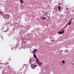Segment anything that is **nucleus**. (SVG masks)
Listing matches in <instances>:
<instances>
[{
  "instance_id": "39448f33",
  "label": "nucleus",
  "mask_w": 74,
  "mask_h": 74,
  "mask_svg": "<svg viewBox=\"0 0 74 74\" xmlns=\"http://www.w3.org/2000/svg\"><path fill=\"white\" fill-rule=\"evenodd\" d=\"M62 62L63 64H64L65 63V60H63L62 61Z\"/></svg>"
},
{
  "instance_id": "dca6fc26",
  "label": "nucleus",
  "mask_w": 74,
  "mask_h": 74,
  "mask_svg": "<svg viewBox=\"0 0 74 74\" xmlns=\"http://www.w3.org/2000/svg\"><path fill=\"white\" fill-rule=\"evenodd\" d=\"M73 62H74V60Z\"/></svg>"
},
{
  "instance_id": "f8f14e48",
  "label": "nucleus",
  "mask_w": 74,
  "mask_h": 74,
  "mask_svg": "<svg viewBox=\"0 0 74 74\" xmlns=\"http://www.w3.org/2000/svg\"><path fill=\"white\" fill-rule=\"evenodd\" d=\"M3 13H2V12H1L0 13V14H3Z\"/></svg>"
},
{
  "instance_id": "1a4fd4ad",
  "label": "nucleus",
  "mask_w": 74,
  "mask_h": 74,
  "mask_svg": "<svg viewBox=\"0 0 74 74\" xmlns=\"http://www.w3.org/2000/svg\"><path fill=\"white\" fill-rule=\"evenodd\" d=\"M32 66H33V67H36L37 66V65H32Z\"/></svg>"
},
{
  "instance_id": "7ed1b4c3",
  "label": "nucleus",
  "mask_w": 74,
  "mask_h": 74,
  "mask_svg": "<svg viewBox=\"0 0 74 74\" xmlns=\"http://www.w3.org/2000/svg\"><path fill=\"white\" fill-rule=\"evenodd\" d=\"M63 31L62 32H58V34H63L64 33V30H63Z\"/></svg>"
},
{
  "instance_id": "4468645a",
  "label": "nucleus",
  "mask_w": 74,
  "mask_h": 74,
  "mask_svg": "<svg viewBox=\"0 0 74 74\" xmlns=\"http://www.w3.org/2000/svg\"><path fill=\"white\" fill-rule=\"evenodd\" d=\"M7 31H8V30H7V31H4V32H7Z\"/></svg>"
},
{
  "instance_id": "2eb2a0df",
  "label": "nucleus",
  "mask_w": 74,
  "mask_h": 74,
  "mask_svg": "<svg viewBox=\"0 0 74 74\" xmlns=\"http://www.w3.org/2000/svg\"><path fill=\"white\" fill-rule=\"evenodd\" d=\"M29 63H31V62H30V60L29 61Z\"/></svg>"
},
{
  "instance_id": "9b49d317",
  "label": "nucleus",
  "mask_w": 74,
  "mask_h": 74,
  "mask_svg": "<svg viewBox=\"0 0 74 74\" xmlns=\"http://www.w3.org/2000/svg\"><path fill=\"white\" fill-rule=\"evenodd\" d=\"M71 23H72V22H71L69 24V25H70Z\"/></svg>"
},
{
  "instance_id": "ddd939ff",
  "label": "nucleus",
  "mask_w": 74,
  "mask_h": 74,
  "mask_svg": "<svg viewBox=\"0 0 74 74\" xmlns=\"http://www.w3.org/2000/svg\"><path fill=\"white\" fill-rule=\"evenodd\" d=\"M32 69H34V67L33 66H32Z\"/></svg>"
},
{
  "instance_id": "423d86ee",
  "label": "nucleus",
  "mask_w": 74,
  "mask_h": 74,
  "mask_svg": "<svg viewBox=\"0 0 74 74\" xmlns=\"http://www.w3.org/2000/svg\"><path fill=\"white\" fill-rule=\"evenodd\" d=\"M58 8L59 10H61V7H60V6H58Z\"/></svg>"
},
{
  "instance_id": "20e7f679",
  "label": "nucleus",
  "mask_w": 74,
  "mask_h": 74,
  "mask_svg": "<svg viewBox=\"0 0 74 74\" xmlns=\"http://www.w3.org/2000/svg\"><path fill=\"white\" fill-rule=\"evenodd\" d=\"M36 49H34L33 51V53H36Z\"/></svg>"
},
{
  "instance_id": "0eeeda50",
  "label": "nucleus",
  "mask_w": 74,
  "mask_h": 74,
  "mask_svg": "<svg viewBox=\"0 0 74 74\" xmlns=\"http://www.w3.org/2000/svg\"><path fill=\"white\" fill-rule=\"evenodd\" d=\"M20 1L21 3H23V1L22 0H20Z\"/></svg>"
},
{
  "instance_id": "6e6552de",
  "label": "nucleus",
  "mask_w": 74,
  "mask_h": 74,
  "mask_svg": "<svg viewBox=\"0 0 74 74\" xmlns=\"http://www.w3.org/2000/svg\"><path fill=\"white\" fill-rule=\"evenodd\" d=\"M47 18V17H42V19H45Z\"/></svg>"
},
{
  "instance_id": "f03ea898",
  "label": "nucleus",
  "mask_w": 74,
  "mask_h": 74,
  "mask_svg": "<svg viewBox=\"0 0 74 74\" xmlns=\"http://www.w3.org/2000/svg\"><path fill=\"white\" fill-rule=\"evenodd\" d=\"M3 18H5V19H8L9 18H10V15L7 14H6L3 16Z\"/></svg>"
},
{
  "instance_id": "f257e3e1",
  "label": "nucleus",
  "mask_w": 74,
  "mask_h": 74,
  "mask_svg": "<svg viewBox=\"0 0 74 74\" xmlns=\"http://www.w3.org/2000/svg\"><path fill=\"white\" fill-rule=\"evenodd\" d=\"M33 55H34V58H35V59H36V62L37 63V64H38V65L39 66H41V65H42V62H41L40 63V62H39V61L38 60V58H37V56L36 55V54H35V53H34Z\"/></svg>"
},
{
  "instance_id": "9d476101",
  "label": "nucleus",
  "mask_w": 74,
  "mask_h": 74,
  "mask_svg": "<svg viewBox=\"0 0 74 74\" xmlns=\"http://www.w3.org/2000/svg\"><path fill=\"white\" fill-rule=\"evenodd\" d=\"M55 41V40L53 39L52 40H51V41H52V42H53V41Z\"/></svg>"
}]
</instances>
